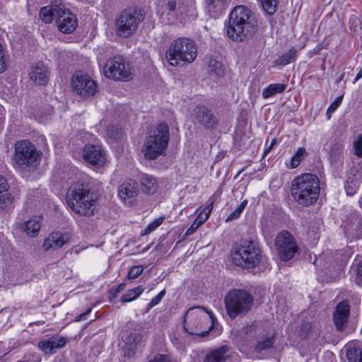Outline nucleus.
Segmentation results:
<instances>
[{
	"instance_id": "20e7f679",
	"label": "nucleus",
	"mask_w": 362,
	"mask_h": 362,
	"mask_svg": "<svg viewBox=\"0 0 362 362\" xmlns=\"http://www.w3.org/2000/svg\"><path fill=\"white\" fill-rule=\"evenodd\" d=\"M40 16L45 23L55 19L59 30L63 33H73L78 25L76 17L66 9L62 0H54L50 6L42 7Z\"/></svg>"
},
{
	"instance_id": "bf43d9fd",
	"label": "nucleus",
	"mask_w": 362,
	"mask_h": 362,
	"mask_svg": "<svg viewBox=\"0 0 362 362\" xmlns=\"http://www.w3.org/2000/svg\"><path fill=\"white\" fill-rule=\"evenodd\" d=\"M361 78H362V68L360 69V71L358 72L356 76V78H355V81H358V79H360Z\"/></svg>"
},
{
	"instance_id": "6ab92c4d",
	"label": "nucleus",
	"mask_w": 362,
	"mask_h": 362,
	"mask_svg": "<svg viewBox=\"0 0 362 362\" xmlns=\"http://www.w3.org/2000/svg\"><path fill=\"white\" fill-rule=\"evenodd\" d=\"M139 192L138 183L132 179L125 180L118 189V196L124 203L130 205Z\"/></svg>"
},
{
	"instance_id": "c756f323",
	"label": "nucleus",
	"mask_w": 362,
	"mask_h": 362,
	"mask_svg": "<svg viewBox=\"0 0 362 362\" xmlns=\"http://www.w3.org/2000/svg\"><path fill=\"white\" fill-rule=\"evenodd\" d=\"M286 85L283 83H272L264 88L262 90V97L265 99L269 98L276 93H281L285 91Z\"/></svg>"
},
{
	"instance_id": "c03bdc74",
	"label": "nucleus",
	"mask_w": 362,
	"mask_h": 362,
	"mask_svg": "<svg viewBox=\"0 0 362 362\" xmlns=\"http://www.w3.org/2000/svg\"><path fill=\"white\" fill-rule=\"evenodd\" d=\"M355 154L358 157L362 158V134L358 136L356 140L354 143Z\"/></svg>"
},
{
	"instance_id": "423d86ee",
	"label": "nucleus",
	"mask_w": 362,
	"mask_h": 362,
	"mask_svg": "<svg viewBox=\"0 0 362 362\" xmlns=\"http://www.w3.org/2000/svg\"><path fill=\"white\" fill-rule=\"evenodd\" d=\"M169 127L165 122L159 124L156 128L149 132L142 148V152L146 160H155L163 155L169 143Z\"/></svg>"
},
{
	"instance_id": "f8f14e48",
	"label": "nucleus",
	"mask_w": 362,
	"mask_h": 362,
	"mask_svg": "<svg viewBox=\"0 0 362 362\" xmlns=\"http://www.w3.org/2000/svg\"><path fill=\"white\" fill-rule=\"evenodd\" d=\"M106 77L115 81H128L132 78L130 66L120 56L110 58L104 67Z\"/></svg>"
},
{
	"instance_id": "13d9d810",
	"label": "nucleus",
	"mask_w": 362,
	"mask_h": 362,
	"mask_svg": "<svg viewBox=\"0 0 362 362\" xmlns=\"http://www.w3.org/2000/svg\"><path fill=\"white\" fill-rule=\"evenodd\" d=\"M125 287V284L122 283V284H120L116 288H115V293H119L122 290H123Z\"/></svg>"
},
{
	"instance_id": "a19ab883",
	"label": "nucleus",
	"mask_w": 362,
	"mask_h": 362,
	"mask_svg": "<svg viewBox=\"0 0 362 362\" xmlns=\"http://www.w3.org/2000/svg\"><path fill=\"white\" fill-rule=\"evenodd\" d=\"M164 220V217H159L151 223L144 230L143 235H147L155 230L159 226H160Z\"/></svg>"
},
{
	"instance_id": "5701e85b",
	"label": "nucleus",
	"mask_w": 362,
	"mask_h": 362,
	"mask_svg": "<svg viewBox=\"0 0 362 362\" xmlns=\"http://www.w3.org/2000/svg\"><path fill=\"white\" fill-rule=\"evenodd\" d=\"M67 342L64 337L55 336L50 337L47 340L41 341L38 344V347L45 354H51L55 352L58 349L63 348Z\"/></svg>"
},
{
	"instance_id": "e433bc0d",
	"label": "nucleus",
	"mask_w": 362,
	"mask_h": 362,
	"mask_svg": "<svg viewBox=\"0 0 362 362\" xmlns=\"http://www.w3.org/2000/svg\"><path fill=\"white\" fill-rule=\"evenodd\" d=\"M349 362H362V350L358 348L350 349L346 353Z\"/></svg>"
},
{
	"instance_id": "de8ad7c7",
	"label": "nucleus",
	"mask_w": 362,
	"mask_h": 362,
	"mask_svg": "<svg viewBox=\"0 0 362 362\" xmlns=\"http://www.w3.org/2000/svg\"><path fill=\"white\" fill-rule=\"evenodd\" d=\"M240 209L236 208L233 212H231L226 219V222H230L233 220L238 218L241 214Z\"/></svg>"
},
{
	"instance_id": "6e6d98bb",
	"label": "nucleus",
	"mask_w": 362,
	"mask_h": 362,
	"mask_svg": "<svg viewBox=\"0 0 362 362\" xmlns=\"http://www.w3.org/2000/svg\"><path fill=\"white\" fill-rule=\"evenodd\" d=\"M32 358H33V362H40L41 359L40 358V356L38 355H35L33 354L32 356ZM16 362H30V360H26V361H16Z\"/></svg>"
},
{
	"instance_id": "c9c22d12",
	"label": "nucleus",
	"mask_w": 362,
	"mask_h": 362,
	"mask_svg": "<svg viewBox=\"0 0 362 362\" xmlns=\"http://www.w3.org/2000/svg\"><path fill=\"white\" fill-rule=\"evenodd\" d=\"M13 198L8 192L0 193V209L4 210L13 206Z\"/></svg>"
},
{
	"instance_id": "6e6552de",
	"label": "nucleus",
	"mask_w": 362,
	"mask_h": 362,
	"mask_svg": "<svg viewBox=\"0 0 362 362\" xmlns=\"http://www.w3.org/2000/svg\"><path fill=\"white\" fill-rule=\"evenodd\" d=\"M232 261L238 267L254 268L261 261L262 250L258 244L252 240H242L233 248Z\"/></svg>"
},
{
	"instance_id": "2eb2a0df",
	"label": "nucleus",
	"mask_w": 362,
	"mask_h": 362,
	"mask_svg": "<svg viewBox=\"0 0 362 362\" xmlns=\"http://www.w3.org/2000/svg\"><path fill=\"white\" fill-rule=\"evenodd\" d=\"M83 158L92 168L98 169L105 163L106 155L100 146L87 144L83 150Z\"/></svg>"
},
{
	"instance_id": "f03ea898",
	"label": "nucleus",
	"mask_w": 362,
	"mask_h": 362,
	"mask_svg": "<svg viewBox=\"0 0 362 362\" xmlns=\"http://www.w3.org/2000/svg\"><path fill=\"white\" fill-rule=\"evenodd\" d=\"M291 191L298 204L312 206L317 201L320 192V179L314 174L304 173L293 180Z\"/></svg>"
},
{
	"instance_id": "aec40b11",
	"label": "nucleus",
	"mask_w": 362,
	"mask_h": 362,
	"mask_svg": "<svg viewBox=\"0 0 362 362\" xmlns=\"http://www.w3.org/2000/svg\"><path fill=\"white\" fill-rule=\"evenodd\" d=\"M29 76L31 81L35 83L45 86L49 81V71L46 65L39 62L31 66Z\"/></svg>"
},
{
	"instance_id": "3c124183",
	"label": "nucleus",
	"mask_w": 362,
	"mask_h": 362,
	"mask_svg": "<svg viewBox=\"0 0 362 362\" xmlns=\"http://www.w3.org/2000/svg\"><path fill=\"white\" fill-rule=\"evenodd\" d=\"M199 223L197 222L195 220L192 223V224L190 226V227L186 230L185 235L189 236L193 234L197 228L200 226Z\"/></svg>"
},
{
	"instance_id": "4c0bfd02",
	"label": "nucleus",
	"mask_w": 362,
	"mask_h": 362,
	"mask_svg": "<svg viewBox=\"0 0 362 362\" xmlns=\"http://www.w3.org/2000/svg\"><path fill=\"white\" fill-rule=\"evenodd\" d=\"M264 12L268 15L274 14L276 11V3L274 0H260Z\"/></svg>"
},
{
	"instance_id": "b1692460",
	"label": "nucleus",
	"mask_w": 362,
	"mask_h": 362,
	"mask_svg": "<svg viewBox=\"0 0 362 362\" xmlns=\"http://www.w3.org/2000/svg\"><path fill=\"white\" fill-rule=\"evenodd\" d=\"M362 180V170H359L356 167L350 169L347 174V178L344 185L346 194L353 195L356 193Z\"/></svg>"
},
{
	"instance_id": "473e14b6",
	"label": "nucleus",
	"mask_w": 362,
	"mask_h": 362,
	"mask_svg": "<svg viewBox=\"0 0 362 362\" xmlns=\"http://www.w3.org/2000/svg\"><path fill=\"white\" fill-rule=\"evenodd\" d=\"M209 72L214 74L216 76H221L223 75L224 69L221 62L214 59H209L208 62Z\"/></svg>"
},
{
	"instance_id": "dca6fc26",
	"label": "nucleus",
	"mask_w": 362,
	"mask_h": 362,
	"mask_svg": "<svg viewBox=\"0 0 362 362\" xmlns=\"http://www.w3.org/2000/svg\"><path fill=\"white\" fill-rule=\"evenodd\" d=\"M194 118L197 123L206 129H216L218 119L211 110L204 105H198L194 110Z\"/></svg>"
},
{
	"instance_id": "f704fd0d",
	"label": "nucleus",
	"mask_w": 362,
	"mask_h": 362,
	"mask_svg": "<svg viewBox=\"0 0 362 362\" xmlns=\"http://www.w3.org/2000/svg\"><path fill=\"white\" fill-rule=\"evenodd\" d=\"M297 52L295 49H291L289 51L284 54L281 55L276 60V63L279 65L285 66L286 64L293 62L296 59Z\"/></svg>"
},
{
	"instance_id": "39448f33",
	"label": "nucleus",
	"mask_w": 362,
	"mask_h": 362,
	"mask_svg": "<svg viewBox=\"0 0 362 362\" xmlns=\"http://www.w3.org/2000/svg\"><path fill=\"white\" fill-rule=\"evenodd\" d=\"M215 321L216 317L212 311L202 306L193 307L185 315L184 329L191 335L204 337L214 327Z\"/></svg>"
},
{
	"instance_id": "72a5a7b5",
	"label": "nucleus",
	"mask_w": 362,
	"mask_h": 362,
	"mask_svg": "<svg viewBox=\"0 0 362 362\" xmlns=\"http://www.w3.org/2000/svg\"><path fill=\"white\" fill-rule=\"evenodd\" d=\"M144 292L142 286H139L136 288L130 289L127 292L122 295L121 297V301L122 303H127L134 300L138 298Z\"/></svg>"
},
{
	"instance_id": "393cba45",
	"label": "nucleus",
	"mask_w": 362,
	"mask_h": 362,
	"mask_svg": "<svg viewBox=\"0 0 362 362\" xmlns=\"http://www.w3.org/2000/svg\"><path fill=\"white\" fill-rule=\"evenodd\" d=\"M227 6V0H204V10L211 18L219 17Z\"/></svg>"
},
{
	"instance_id": "37998d69",
	"label": "nucleus",
	"mask_w": 362,
	"mask_h": 362,
	"mask_svg": "<svg viewBox=\"0 0 362 362\" xmlns=\"http://www.w3.org/2000/svg\"><path fill=\"white\" fill-rule=\"evenodd\" d=\"M121 132V129L118 127L110 125L107 128V135L109 138L116 140Z\"/></svg>"
},
{
	"instance_id": "2f4dec72",
	"label": "nucleus",
	"mask_w": 362,
	"mask_h": 362,
	"mask_svg": "<svg viewBox=\"0 0 362 362\" xmlns=\"http://www.w3.org/2000/svg\"><path fill=\"white\" fill-rule=\"evenodd\" d=\"M23 229L28 235L35 236L40 229V224L38 221L30 219L23 224Z\"/></svg>"
},
{
	"instance_id": "052dcab7",
	"label": "nucleus",
	"mask_w": 362,
	"mask_h": 362,
	"mask_svg": "<svg viewBox=\"0 0 362 362\" xmlns=\"http://www.w3.org/2000/svg\"><path fill=\"white\" fill-rule=\"evenodd\" d=\"M275 141H276L275 140H273V141H272L271 146H270V148L268 149V151H269V150L272 147V146L275 144Z\"/></svg>"
},
{
	"instance_id": "cd10ccee",
	"label": "nucleus",
	"mask_w": 362,
	"mask_h": 362,
	"mask_svg": "<svg viewBox=\"0 0 362 362\" xmlns=\"http://www.w3.org/2000/svg\"><path fill=\"white\" fill-rule=\"evenodd\" d=\"M142 336L139 333H132L127 338L124 347V355L131 357L135 354L136 346L141 341Z\"/></svg>"
},
{
	"instance_id": "603ef678",
	"label": "nucleus",
	"mask_w": 362,
	"mask_h": 362,
	"mask_svg": "<svg viewBox=\"0 0 362 362\" xmlns=\"http://www.w3.org/2000/svg\"><path fill=\"white\" fill-rule=\"evenodd\" d=\"M177 7V3L175 0H170L167 4V9L169 11H175Z\"/></svg>"
},
{
	"instance_id": "58836bf2",
	"label": "nucleus",
	"mask_w": 362,
	"mask_h": 362,
	"mask_svg": "<svg viewBox=\"0 0 362 362\" xmlns=\"http://www.w3.org/2000/svg\"><path fill=\"white\" fill-rule=\"evenodd\" d=\"M215 202L216 198L214 195L206 202L205 207L200 211L203 212V215L206 217L205 219H208L209 218Z\"/></svg>"
},
{
	"instance_id": "c85d7f7f",
	"label": "nucleus",
	"mask_w": 362,
	"mask_h": 362,
	"mask_svg": "<svg viewBox=\"0 0 362 362\" xmlns=\"http://www.w3.org/2000/svg\"><path fill=\"white\" fill-rule=\"evenodd\" d=\"M141 189L147 194H153L158 187V183L154 177L147 174L142 175L141 180Z\"/></svg>"
},
{
	"instance_id": "79ce46f5",
	"label": "nucleus",
	"mask_w": 362,
	"mask_h": 362,
	"mask_svg": "<svg viewBox=\"0 0 362 362\" xmlns=\"http://www.w3.org/2000/svg\"><path fill=\"white\" fill-rule=\"evenodd\" d=\"M144 271V268L142 266H133L132 267L129 272L127 277L129 279H136Z\"/></svg>"
},
{
	"instance_id": "5fc2aeb1",
	"label": "nucleus",
	"mask_w": 362,
	"mask_h": 362,
	"mask_svg": "<svg viewBox=\"0 0 362 362\" xmlns=\"http://www.w3.org/2000/svg\"><path fill=\"white\" fill-rule=\"evenodd\" d=\"M92 309L88 308L85 313L80 314L76 317V321H81L86 319V316L91 312Z\"/></svg>"
},
{
	"instance_id": "4d7b16f0",
	"label": "nucleus",
	"mask_w": 362,
	"mask_h": 362,
	"mask_svg": "<svg viewBox=\"0 0 362 362\" xmlns=\"http://www.w3.org/2000/svg\"><path fill=\"white\" fill-rule=\"evenodd\" d=\"M247 204V201L245 199L237 207L241 212L244 210V209L246 207Z\"/></svg>"
},
{
	"instance_id": "9b49d317",
	"label": "nucleus",
	"mask_w": 362,
	"mask_h": 362,
	"mask_svg": "<svg viewBox=\"0 0 362 362\" xmlns=\"http://www.w3.org/2000/svg\"><path fill=\"white\" fill-rule=\"evenodd\" d=\"M40 154L35 146L28 140L18 141L15 146L14 162L22 169L35 168L39 163Z\"/></svg>"
},
{
	"instance_id": "7c9ffc66",
	"label": "nucleus",
	"mask_w": 362,
	"mask_h": 362,
	"mask_svg": "<svg viewBox=\"0 0 362 362\" xmlns=\"http://www.w3.org/2000/svg\"><path fill=\"white\" fill-rule=\"evenodd\" d=\"M307 156V152L305 148H298L296 153L292 156L289 162H286V165L288 168H297L300 162Z\"/></svg>"
},
{
	"instance_id": "1a4fd4ad",
	"label": "nucleus",
	"mask_w": 362,
	"mask_h": 362,
	"mask_svg": "<svg viewBox=\"0 0 362 362\" xmlns=\"http://www.w3.org/2000/svg\"><path fill=\"white\" fill-rule=\"evenodd\" d=\"M197 47L195 42L187 37L173 40L166 51V59L171 66H178L181 62L190 64L196 59Z\"/></svg>"
},
{
	"instance_id": "09e8293b",
	"label": "nucleus",
	"mask_w": 362,
	"mask_h": 362,
	"mask_svg": "<svg viewBox=\"0 0 362 362\" xmlns=\"http://www.w3.org/2000/svg\"><path fill=\"white\" fill-rule=\"evenodd\" d=\"M9 189V185L6 180L0 175V193L8 192Z\"/></svg>"
},
{
	"instance_id": "0eeeda50",
	"label": "nucleus",
	"mask_w": 362,
	"mask_h": 362,
	"mask_svg": "<svg viewBox=\"0 0 362 362\" xmlns=\"http://www.w3.org/2000/svg\"><path fill=\"white\" fill-rule=\"evenodd\" d=\"M226 313L231 320L246 315L254 305V296L240 288L230 290L224 298Z\"/></svg>"
},
{
	"instance_id": "864d4df0",
	"label": "nucleus",
	"mask_w": 362,
	"mask_h": 362,
	"mask_svg": "<svg viewBox=\"0 0 362 362\" xmlns=\"http://www.w3.org/2000/svg\"><path fill=\"white\" fill-rule=\"evenodd\" d=\"M205 216L203 215V212H199L195 221L199 223V225H202L207 219H205Z\"/></svg>"
},
{
	"instance_id": "7ed1b4c3",
	"label": "nucleus",
	"mask_w": 362,
	"mask_h": 362,
	"mask_svg": "<svg viewBox=\"0 0 362 362\" xmlns=\"http://www.w3.org/2000/svg\"><path fill=\"white\" fill-rule=\"evenodd\" d=\"M67 204L73 211L81 216L94 214L96 197L88 185L76 182L71 186L67 194Z\"/></svg>"
},
{
	"instance_id": "4be33fe9",
	"label": "nucleus",
	"mask_w": 362,
	"mask_h": 362,
	"mask_svg": "<svg viewBox=\"0 0 362 362\" xmlns=\"http://www.w3.org/2000/svg\"><path fill=\"white\" fill-rule=\"evenodd\" d=\"M350 311V307L346 302H340L333 314V320L337 330L344 329V325L347 322Z\"/></svg>"
},
{
	"instance_id": "f3484780",
	"label": "nucleus",
	"mask_w": 362,
	"mask_h": 362,
	"mask_svg": "<svg viewBox=\"0 0 362 362\" xmlns=\"http://www.w3.org/2000/svg\"><path fill=\"white\" fill-rule=\"evenodd\" d=\"M246 334L249 338L257 339L255 349L258 352L271 348L274 344L273 337L262 334V329L261 327L254 326L247 327Z\"/></svg>"
},
{
	"instance_id": "4468645a",
	"label": "nucleus",
	"mask_w": 362,
	"mask_h": 362,
	"mask_svg": "<svg viewBox=\"0 0 362 362\" xmlns=\"http://www.w3.org/2000/svg\"><path fill=\"white\" fill-rule=\"evenodd\" d=\"M71 86L77 95L83 98H88L93 96L98 91V86L88 74L77 71L74 74Z\"/></svg>"
},
{
	"instance_id": "ea45409f",
	"label": "nucleus",
	"mask_w": 362,
	"mask_h": 362,
	"mask_svg": "<svg viewBox=\"0 0 362 362\" xmlns=\"http://www.w3.org/2000/svg\"><path fill=\"white\" fill-rule=\"evenodd\" d=\"M343 100V95L338 96L328 107L326 115L328 119L330 118L332 114L339 107Z\"/></svg>"
},
{
	"instance_id": "a18cd8bd",
	"label": "nucleus",
	"mask_w": 362,
	"mask_h": 362,
	"mask_svg": "<svg viewBox=\"0 0 362 362\" xmlns=\"http://www.w3.org/2000/svg\"><path fill=\"white\" fill-rule=\"evenodd\" d=\"M165 294V291H161L156 297L151 299L150 303L148 304V308H151L158 305L160 302Z\"/></svg>"
},
{
	"instance_id": "a878e982",
	"label": "nucleus",
	"mask_w": 362,
	"mask_h": 362,
	"mask_svg": "<svg viewBox=\"0 0 362 362\" xmlns=\"http://www.w3.org/2000/svg\"><path fill=\"white\" fill-rule=\"evenodd\" d=\"M344 146L339 142L331 145L329 151V160L332 165L342 163L344 154Z\"/></svg>"
},
{
	"instance_id": "a211bd4d",
	"label": "nucleus",
	"mask_w": 362,
	"mask_h": 362,
	"mask_svg": "<svg viewBox=\"0 0 362 362\" xmlns=\"http://www.w3.org/2000/svg\"><path fill=\"white\" fill-rule=\"evenodd\" d=\"M346 237L351 239L362 238V216L356 214H351L343 225Z\"/></svg>"
},
{
	"instance_id": "ddd939ff",
	"label": "nucleus",
	"mask_w": 362,
	"mask_h": 362,
	"mask_svg": "<svg viewBox=\"0 0 362 362\" xmlns=\"http://www.w3.org/2000/svg\"><path fill=\"white\" fill-rule=\"evenodd\" d=\"M275 246L281 260L286 262L300 251L294 237L287 230H282L275 238Z\"/></svg>"
},
{
	"instance_id": "412c9836",
	"label": "nucleus",
	"mask_w": 362,
	"mask_h": 362,
	"mask_svg": "<svg viewBox=\"0 0 362 362\" xmlns=\"http://www.w3.org/2000/svg\"><path fill=\"white\" fill-rule=\"evenodd\" d=\"M69 240V235L67 233H62L59 232L52 233L45 238L42 248L45 251L49 250H57L62 247Z\"/></svg>"
},
{
	"instance_id": "9d476101",
	"label": "nucleus",
	"mask_w": 362,
	"mask_h": 362,
	"mask_svg": "<svg viewBox=\"0 0 362 362\" xmlns=\"http://www.w3.org/2000/svg\"><path fill=\"white\" fill-rule=\"evenodd\" d=\"M141 9L129 8L119 15L115 23V29L119 36L129 37L137 30L139 25L144 21Z\"/></svg>"
},
{
	"instance_id": "f257e3e1",
	"label": "nucleus",
	"mask_w": 362,
	"mask_h": 362,
	"mask_svg": "<svg viewBox=\"0 0 362 362\" xmlns=\"http://www.w3.org/2000/svg\"><path fill=\"white\" fill-rule=\"evenodd\" d=\"M257 21L255 14L244 6L235 7L230 13L227 25V36L236 42H246L257 31Z\"/></svg>"
},
{
	"instance_id": "bb28decb",
	"label": "nucleus",
	"mask_w": 362,
	"mask_h": 362,
	"mask_svg": "<svg viewBox=\"0 0 362 362\" xmlns=\"http://www.w3.org/2000/svg\"><path fill=\"white\" fill-rule=\"evenodd\" d=\"M228 351L227 346L211 351L206 356L204 362H225L228 356Z\"/></svg>"
},
{
	"instance_id": "8fccbe9b",
	"label": "nucleus",
	"mask_w": 362,
	"mask_h": 362,
	"mask_svg": "<svg viewBox=\"0 0 362 362\" xmlns=\"http://www.w3.org/2000/svg\"><path fill=\"white\" fill-rule=\"evenodd\" d=\"M356 281L358 285H361V284H362V260L357 265Z\"/></svg>"
},
{
	"instance_id": "49530a36",
	"label": "nucleus",
	"mask_w": 362,
	"mask_h": 362,
	"mask_svg": "<svg viewBox=\"0 0 362 362\" xmlns=\"http://www.w3.org/2000/svg\"><path fill=\"white\" fill-rule=\"evenodd\" d=\"M147 362H170L168 356L164 354H157L153 359L149 360Z\"/></svg>"
}]
</instances>
